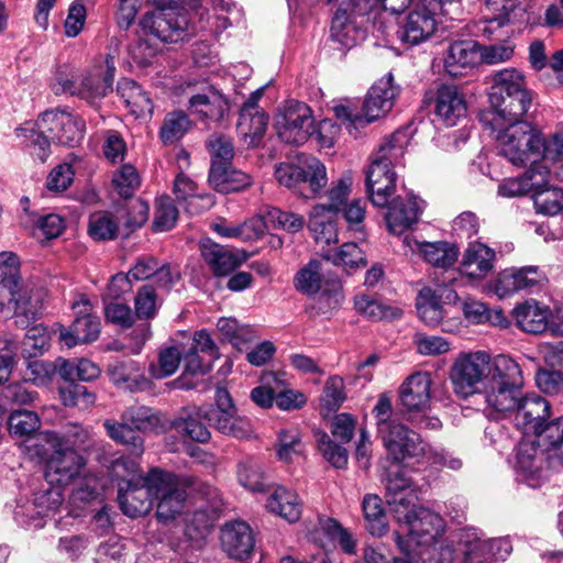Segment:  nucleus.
<instances>
[{"mask_svg":"<svg viewBox=\"0 0 563 563\" xmlns=\"http://www.w3.org/2000/svg\"><path fill=\"white\" fill-rule=\"evenodd\" d=\"M274 125L282 141L301 145L313 134L312 110L303 102L289 100L277 111Z\"/></svg>","mask_w":563,"mask_h":563,"instance_id":"ddd939ff","label":"nucleus"},{"mask_svg":"<svg viewBox=\"0 0 563 563\" xmlns=\"http://www.w3.org/2000/svg\"><path fill=\"white\" fill-rule=\"evenodd\" d=\"M52 450L45 462L44 477L51 486H68L87 472L86 459L76 450Z\"/></svg>","mask_w":563,"mask_h":563,"instance_id":"a211bd4d","label":"nucleus"},{"mask_svg":"<svg viewBox=\"0 0 563 563\" xmlns=\"http://www.w3.org/2000/svg\"><path fill=\"white\" fill-rule=\"evenodd\" d=\"M420 456L419 463L429 466L448 468L454 472L463 467V460L459 455L444 449L433 448L428 443Z\"/></svg>","mask_w":563,"mask_h":563,"instance_id":"680f3d73","label":"nucleus"},{"mask_svg":"<svg viewBox=\"0 0 563 563\" xmlns=\"http://www.w3.org/2000/svg\"><path fill=\"white\" fill-rule=\"evenodd\" d=\"M388 211L385 216L387 227L394 234H400L418 222L422 212V202L411 192L398 195L388 200Z\"/></svg>","mask_w":563,"mask_h":563,"instance_id":"cd10ccee","label":"nucleus"},{"mask_svg":"<svg viewBox=\"0 0 563 563\" xmlns=\"http://www.w3.org/2000/svg\"><path fill=\"white\" fill-rule=\"evenodd\" d=\"M158 474L164 477V482H157L154 499H157L156 516L161 521L174 519L181 512L187 493L184 486H195V489L201 490L206 498H212L217 490L209 485L199 484L191 478L178 479L169 472L158 468Z\"/></svg>","mask_w":563,"mask_h":563,"instance_id":"9b49d317","label":"nucleus"},{"mask_svg":"<svg viewBox=\"0 0 563 563\" xmlns=\"http://www.w3.org/2000/svg\"><path fill=\"white\" fill-rule=\"evenodd\" d=\"M303 451L301 434L296 428L282 429L277 433L276 454L283 462H291Z\"/></svg>","mask_w":563,"mask_h":563,"instance_id":"13d9d810","label":"nucleus"},{"mask_svg":"<svg viewBox=\"0 0 563 563\" xmlns=\"http://www.w3.org/2000/svg\"><path fill=\"white\" fill-rule=\"evenodd\" d=\"M47 294L43 287L26 285L22 289L14 290V322L18 327L25 329L41 318L44 309V300Z\"/></svg>","mask_w":563,"mask_h":563,"instance_id":"a878e982","label":"nucleus"},{"mask_svg":"<svg viewBox=\"0 0 563 563\" xmlns=\"http://www.w3.org/2000/svg\"><path fill=\"white\" fill-rule=\"evenodd\" d=\"M490 16L485 21L483 33L492 37L497 31V38L504 35L501 29L512 23L520 11L519 0H486Z\"/></svg>","mask_w":563,"mask_h":563,"instance_id":"ea45409f","label":"nucleus"},{"mask_svg":"<svg viewBox=\"0 0 563 563\" xmlns=\"http://www.w3.org/2000/svg\"><path fill=\"white\" fill-rule=\"evenodd\" d=\"M490 124L499 155L512 165H559L553 176L563 179V132L544 139L542 133L527 121Z\"/></svg>","mask_w":563,"mask_h":563,"instance_id":"f03ea898","label":"nucleus"},{"mask_svg":"<svg viewBox=\"0 0 563 563\" xmlns=\"http://www.w3.org/2000/svg\"><path fill=\"white\" fill-rule=\"evenodd\" d=\"M157 482H164L158 474V468H152L145 477H139L137 482H126V486L120 485L118 500L124 515L135 518L150 512L153 506Z\"/></svg>","mask_w":563,"mask_h":563,"instance_id":"dca6fc26","label":"nucleus"},{"mask_svg":"<svg viewBox=\"0 0 563 563\" xmlns=\"http://www.w3.org/2000/svg\"><path fill=\"white\" fill-rule=\"evenodd\" d=\"M499 412L509 416L518 430L533 435L542 449L555 448L563 440V416L553 417L551 402L537 393L520 394L511 408Z\"/></svg>","mask_w":563,"mask_h":563,"instance_id":"39448f33","label":"nucleus"},{"mask_svg":"<svg viewBox=\"0 0 563 563\" xmlns=\"http://www.w3.org/2000/svg\"><path fill=\"white\" fill-rule=\"evenodd\" d=\"M399 91L391 74L380 78L371 87L362 108L367 124L386 115L393 109Z\"/></svg>","mask_w":563,"mask_h":563,"instance_id":"b1692460","label":"nucleus"},{"mask_svg":"<svg viewBox=\"0 0 563 563\" xmlns=\"http://www.w3.org/2000/svg\"><path fill=\"white\" fill-rule=\"evenodd\" d=\"M533 203L537 213L556 216L563 212V190L558 187H548V183L533 190Z\"/></svg>","mask_w":563,"mask_h":563,"instance_id":"4d7b16f0","label":"nucleus"},{"mask_svg":"<svg viewBox=\"0 0 563 563\" xmlns=\"http://www.w3.org/2000/svg\"><path fill=\"white\" fill-rule=\"evenodd\" d=\"M9 431L13 437H27L41 426L38 416L30 410H14L9 417Z\"/></svg>","mask_w":563,"mask_h":563,"instance_id":"774afa93","label":"nucleus"},{"mask_svg":"<svg viewBox=\"0 0 563 563\" xmlns=\"http://www.w3.org/2000/svg\"><path fill=\"white\" fill-rule=\"evenodd\" d=\"M372 412L376 421L377 435L387 451L382 475V482L387 490V479L393 472H399L404 477H412L402 462L415 459L419 463L427 443L395 417L391 398L388 395L378 396Z\"/></svg>","mask_w":563,"mask_h":563,"instance_id":"7ed1b4c3","label":"nucleus"},{"mask_svg":"<svg viewBox=\"0 0 563 563\" xmlns=\"http://www.w3.org/2000/svg\"><path fill=\"white\" fill-rule=\"evenodd\" d=\"M70 485H73V489L69 495V505L74 509L82 510L100 496L99 481L88 472Z\"/></svg>","mask_w":563,"mask_h":563,"instance_id":"49530a36","label":"nucleus"},{"mask_svg":"<svg viewBox=\"0 0 563 563\" xmlns=\"http://www.w3.org/2000/svg\"><path fill=\"white\" fill-rule=\"evenodd\" d=\"M40 437L49 448L79 452L90 446L91 430L79 423H68L60 432L45 431Z\"/></svg>","mask_w":563,"mask_h":563,"instance_id":"f704fd0d","label":"nucleus"},{"mask_svg":"<svg viewBox=\"0 0 563 563\" xmlns=\"http://www.w3.org/2000/svg\"><path fill=\"white\" fill-rule=\"evenodd\" d=\"M268 125V115L261 108H254L252 103L242 107L236 131L247 146H257L264 137Z\"/></svg>","mask_w":563,"mask_h":563,"instance_id":"c9c22d12","label":"nucleus"},{"mask_svg":"<svg viewBox=\"0 0 563 563\" xmlns=\"http://www.w3.org/2000/svg\"><path fill=\"white\" fill-rule=\"evenodd\" d=\"M453 542L460 547L461 563H492L487 538L481 530L473 527L460 529L455 531Z\"/></svg>","mask_w":563,"mask_h":563,"instance_id":"473e14b6","label":"nucleus"},{"mask_svg":"<svg viewBox=\"0 0 563 563\" xmlns=\"http://www.w3.org/2000/svg\"><path fill=\"white\" fill-rule=\"evenodd\" d=\"M551 310L534 299L525 301L514 309L516 324L525 332L539 334L547 330Z\"/></svg>","mask_w":563,"mask_h":563,"instance_id":"4c0bfd02","label":"nucleus"},{"mask_svg":"<svg viewBox=\"0 0 563 563\" xmlns=\"http://www.w3.org/2000/svg\"><path fill=\"white\" fill-rule=\"evenodd\" d=\"M266 508L269 512L295 522L301 516L302 506L296 492L285 486H277L267 498Z\"/></svg>","mask_w":563,"mask_h":563,"instance_id":"a19ab883","label":"nucleus"},{"mask_svg":"<svg viewBox=\"0 0 563 563\" xmlns=\"http://www.w3.org/2000/svg\"><path fill=\"white\" fill-rule=\"evenodd\" d=\"M554 168H559V165H530L522 176L504 179L498 186V195L514 198L533 192L536 188H541L549 183V177L553 175Z\"/></svg>","mask_w":563,"mask_h":563,"instance_id":"bb28decb","label":"nucleus"},{"mask_svg":"<svg viewBox=\"0 0 563 563\" xmlns=\"http://www.w3.org/2000/svg\"><path fill=\"white\" fill-rule=\"evenodd\" d=\"M318 297L313 299L311 310L316 314H327L341 307L344 301L343 285L339 279H332L324 284Z\"/></svg>","mask_w":563,"mask_h":563,"instance_id":"603ef678","label":"nucleus"},{"mask_svg":"<svg viewBox=\"0 0 563 563\" xmlns=\"http://www.w3.org/2000/svg\"><path fill=\"white\" fill-rule=\"evenodd\" d=\"M217 329L238 349H241L242 344L251 341L255 334L254 330L250 325L240 324L236 319L221 318L218 320Z\"/></svg>","mask_w":563,"mask_h":563,"instance_id":"69168bd1","label":"nucleus"},{"mask_svg":"<svg viewBox=\"0 0 563 563\" xmlns=\"http://www.w3.org/2000/svg\"><path fill=\"white\" fill-rule=\"evenodd\" d=\"M51 336L43 324H36L27 330L22 341V354L25 357L42 355L49 347Z\"/></svg>","mask_w":563,"mask_h":563,"instance_id":"0e129e2a","label":"nucleus"},{"mask_svg":"<svg viewBox=\"0 0 563 563\" xmlns=\"http://www.w3.org/2000/svg\"><path fill=\"white\" fill-rule=\"evenodd\" d=\"M189 110L210 121H220L229 110L227 98L212 86H206L201 92L192 95L189 100Z\"/></svg>","mask_w":563,"mask_h":563,"instance_id":"72a5a7b5","label":"nucleus"},{"mask_svg":"<svg viewBox=\"0 0 563 563\" xmlns=\"http://www.w3.org/2000/svg\"><path fill=\"white\" fill-rule=\"evenodd\" d=\"M108 374L115 386L131 391L143 389L147 385L140 365L133 360L115 361L109 365Z\"/></svg>","mask_w":563,"mask_h":563,"instance_id":"79ce46f5","label":"nucleus"},{"mask_svg":"<svg viewBox=\"0 0 563 563\" xmlns=\"http://www.w3.org/2000/svg\"><path fill=\"white\" fill-rule=\"evenodd\" d=\"M314 437L318 449L323 457L336 468H342L347 463V451L342 444H338L331 440L328 433L316 431Z\"/></svg>","mask_w":563,"mask_h":563,"instance_id":"338daca9","label":"nucleus"},{"mask_svg":"<svg viewBox=\"0 0 563 563\" xmlns=\"http://www.w3.org/2000/svg\"><path fill=\"white\" fill-rule=\"evenodd\" d=\"M295 288L305 295H316L321 287V264L312 260L301 269H299L294 278Z\"/></svg>","mask_w":563,"mask_h":563,"instance_id":"bf43d9fd","label":"nucleus"},{"mask_svg":"<svg viewBox=\"0 0 563 563\" xmlns=\"http://www.w3.org/2000/svg\"><path fill=\"white\" fill-rule=\"evenodd\" d=\"M356 2L357 0L342 1L331 23V38L345 49L355 46L365 37V31L357 19L368 13H357Z\"/></svg>","mask_w":563,"mask_h":563,"instance_id":"412c9836","label":"nucleus"},{"mask_svg":"<svg viewBox=\"0 0 563 563\" xmlns=\"http://www.w3.org/2000/svg\"><path fill=\"white\" fill-rule=\"evenodd\" d=\"M82 73H79L74 66L59 65L54 71L51 88L56 96L69 95L79 97L80 79Z\"/></svg>","mask_w":563,"mask_h":563,"instance_id":"5fc2aeb1","label":"nucleus"},{"mask_svg":"<svg viewBox=\"0 0 563 563\" xmlns=\"http://www.w3.org/2000/svg\"><path fill=\"white\" fill-rule=\"evenodd\" d=\"M64 501V496L59 486H52L46 489L38 490L34 500L29 506H18L14 510L15 520L27 527L41 528L44 525L42 518L48 517L58 510Z\"/></svg>","mask_w":563,"mask_h":563,"instance_id":"4be33fe9","label":"nucleus"},{"mask_svg":"<svg viewBox=\"0 0 563 563\" xmlns=\"http://www.w3.org/2000/svg\"><path fill=\"white\" fill-rule=\"evenodd\" d=\"M404 243L412 252H418L428 264L438 268L448 269L456 263L460 255L457 245L448 241L420 242L407 235Z\"/></svg>","mask_w":563,"mask_h":563,"instance_id":"c85d7f7f","label":"nucleus"},{"mask_svg":"<svg viewBox=\"0 0 563 563\" xmlns=\"http://www.w3.org/2000/svg\"><path fill=\"white\" fill-rule=\"evenodd\" d=\"M457 299L456 289L443 277L441 283L420 289L416 301L419 318L424 324L435 327L443 320V305L455 303Z\"/></svg>","mask_w":563,"mask_h":563,"instance_id":"6ab92c4d","label":"nucleus"},{"mask_svg":"<svg viewBox=\"0 0 563 563\" xmlns=\"http://www.w3.org/2000/svg\"><path fill=\"white\" fill-rule=\"evenodd\" d=\"M278 183L303 198L319 196L328 184L327 168L314 156L300 154L294 163H280L275 168Z\"/></svg>","mask_w":563,"mask_h":563,"instance_id":"6e6552de","label":"nucleus"},{"mask_svg":"<svg viewBox=\"0 0 563 563\" xmlns=\"http://www.w3.org/2000/svg\"><path fill=\"white\" fill-rule=\"evenodd\" d=\"M433 112L444 125H457L467 114L465 95L455 85H441L433 98Z\"/></svg>","mask_w":563,"mask_h":563,"instance_id":"5701e85b","label":"nucleus"},{"mask_svg":"<svg viewBox=\"0 0 563 563\" xmlns=\"http://www.w3.org/2000/svg\"><path fill=\"white\" fill-rule=\"evenodd\" d=\"M174 194L178 201L186 202V211L195 214L212 206L210 196H200L196 192V184L183 174L174 181Z\"/></svg>","mask_w":563,"mask_h":563,"instance_id":"a18cd8bd","label":"nucleus"},{"mask_svg":"<svg viewBox=\"0 0 563 563\" xmlns=\"http://www.w3.org/2000/svg\"><path fill=\"white\" fill-rule=\"evenodd\" d=\"M481 62V46L473 41H460L449 46L444 58V68L452 77L463 74V69L471 68Z\"/></svg>","mask_w":563,"mask_h":563,"instance_id":"e433bc0d","label":"nucleus"},{"mask_svg":"<svg viewBox=\"0 0 563 563\" xmlns=\"http://www.w3.org/2000/svg\"><path fill=\"white\" fill-rule=\"evenodd\" d=\"M84 133V120L60 109L46 110L36 122H25L15 129L16 136L41 162L49 156L51 142L73 147L80 143Z\"/></svg>","mask_w":563,"mask_h":563,"instance_id":"20e7f679","label":"nucleus"},{"mask_svg":"<svg viewBox=\"0 0 563 563\" xmlns=\"http://www.w3.org/2000/svg\"><path fill=\"white\" fill-rule=\"evenodd\" d=\"M201 255L217 276H225L247 260L244 251H234L210 240L201 242Z\"/></svg>","mask_w":563,"mask_h":563,"instance_id":"2f4dec72","label":"nucleus"},{"mask_svg":"<svg viewBox=\"0 0 563 563\" xmlns=\"http://www.w3.org/2000/svg\"><path fill=\"white\" fill-rule=\"evenodd\" d=\"M20 280V262L12 252L0 253V289H8L10 296L14 297Z\"/></svg>","mask_w":563,"mask_h":563,"instance_id":"e2e57ef3","label":"nucleus"},{"mask_svg":"<svg viewBox=\"0 0 563 563\" xmlns=\"http://www.w3.org/2000/svg\"><path fill=\"white\" fill-rule=\"evenodd\" d=\"M75 320L69 330L60 325L59 340L67 346L93 342L100 334V321L91 314V303L85 296L73 302Z\"/></svg>","mask_w":563,"mask_h":563,"instance_id":"aec40b11","label":"nucleus"},{"mask_svg":"<svg viewBox=\"0 0 563 563\" xmlns=\"http://www.w3.org/2000/svg\"><path fill=\"white\" fill-rule=\"evenodd\" d=\"M353 186V177L350 172L344 173L340 178L333 180L327 190L318 196L325 198V201L316 207H323V212L338 213L345 205Z\"/></svg>","mask_w":563,"mask_h":563,"instance_id":"c03bdc74","label":"nucleus"},{"mask_svg":"<svg viewBox=\"0 0 563 563\" xmlns=\"http://www.w3.org/2000/svg\"><path fill=\"white\" fill-rule=\"evenodd\" d=\"M431 376L427 372L410 375L400 386V401L408 412H423L430 405Z\"/></svg>","mask_w":563,"mask_h":563,"instance_id":"c756f323","label":"nucleus"},{"mask_svg":"<svg viewBox=\"0 0 563 563\" xmlns=\"http://www.w3.org/2000/svg\"><path fill=\"white\" fill-rule=\"evenodd\" d=\"M210 426L220 433L236 439H247L253 430L249 419L238 415L229 391L218 387L216 390V405L205 410Z\"/></svg>","mask_w":563,"mask_h":563,"instance_id":"2eb2a0df","label":"nucleus"},{"mask_svg":"<svg viewBox=\"0 0 563 563\" xmlns=\"http://www.w3.org/2000/svg\"><path fill=\"white\" fill-rule=\"evenodd\" d=\"M114 73V59L108 55L103 62L82 73L79 98L91 102L106 97L112 90Z\"/></svg>","mask_w":563,"mask_h":563,"instance_id":"393cba45","label":"nucleus"},{"mask_svg":"<svg viewBox=\"0 0 563 563\" xmlns=\"http://www.w3.org/2000/svg\"><path fill=\"white\" fill-rule=\"evenodd\" d=\"M104 428L108 435L118 443L132 446V454L136 457L143 453V439L128 421L120 422L106 420Z\"/></svg>","mask_w":563,"mask_h":563,"instance_id":"864d4df0","label":"nucleus"},{"mask_svg":"<svg viewBox=\"0 0 563 563\" xmlns=\"http://www.w3.org/2000/svg\"><path fill=\"white\" fill-rule=\"evenodd\" d=\"M221 544L229 556L244 560L254 549L253 531L244 521L228 522L221 530Z\"/></svg>","mask_w":563,"mask_h":563,"instance_id":"7c9ffc66","label":"nucleus"},{"mask_svg":"<svg viewBox=\"0 0 563 563\" xmlns=\"http://www.w3.org/2000/svg\"><path fill=\"white\" fill-rule=\"evenodd\" d=\"M322 256L327 261L332 262L336 266H342L345 269L364 267L367 263L363 251L353 242L343 243L340 249L334 252L322 249Z\"/></svg>","mask_w":563,"mask_h":563,"instance_id":"6e6d98bb","label":"nucleus"},{"mask_svg":"<svg viewBox=\"0 0 563 563\" xmlns=\"http://www.w3.org/2000/svg\"><path fill=\"white\" fill-rule=\"evenodd\" d=\"M362 509L368 532L375 537L385 534L387 531V521L382 498L374 494L365 495Z\"/></svg>","mask_w":563,"mask_h":563,"instance_id":"09e8293b","label":"nucleus"},{"mask_svg":"<svg viewBox=\"0 0 563 563\" xmlns=\"http://www.w3.org/2000/svg\"><path fill=\"white\" fill-rule=\"evenodd\" d=\"M354 309L358 314L372 321H391L402 317L401 308L384 303L374 296L365 292L355 295Z\"/></svg>","mask_w":563,"mask_h":563,"instance_id":"37998d69","label":"nucleus"},{"mask_svg":"<svg viewBox=\"0 0 563 563\" xmlns=\"http://www.w3.org/2000/svg\"><path fill=\"white\" fill-rule=\"evenodd\" d=\"M205 410L202 408H195L184 415L176 422V428L196 442H208L211 433L207 426L202 422L206 419Z\"/></svg>","mask_w":563,"mask_h":563,"instance_id":"8fccbe9b","label":"nucleus"},{"mask_svg":"<svg viewBox=\"0 0 563 563\" xmlns=\"http://www.w3.org/2000/svg\"><path fill=\"white\" fill-rule=\"evenodd\" d=\"M399 134L384 143L374 156L366 173L367 192L373 205L386 207L395 189L396 175L393 170V159L402 155V146L397 144Z\"/></svg>","mask_w":563,"mask_h":563,"instance_id":"1a4fd4ad","label":"nucleus"},{"mask_svg":"<svg viewBox=\"0 0 563 563\" xmlns=\"http://www.w3.org/2000/svg\"><path fill=\"white\" fill-rule=\"evenodd\" d=\"M192 122L183 111L167 113L159 129V137L165 145H172L180 141L190 130Z\"/></svg>","mask_w":563,"mask_h":563,"instance_id":"3c124183","label":"nucleus"},{"mask_svg":"<svg viewBox=\"0 0 563 563\" xmlns=\"http://www.w3.org/2000/svg\"><path fill=\"white\" fill-rule=\"evenodd\" d=\"M489 102L494 109L490 124L522 121L532 103L525 75L515 68L497 71L493 76Z\"/></svg>","mask_w":563,"mask_h":563,"instance_id":"423d86ee","label":"nucleus"},{"mask_svg":"<svg viewBox=\"0 0 563 563\" xmlns=\"http://www.w3.org/2000/svg\"><path fill=\"white\" fill-rule=\"evenodd\" d=\"M252 176L219 163H212L209 172V184L221 194L244 190L252 185Z\"/></svg>","mask_w":563,"mask_h":563,"instance_id":"58836bf2","label":"nucleus"},{"mask_svg":"<svg viewBox=\"0 0 563 563\" xmlns=\"http://www.w3.org/2000/svg\"><path fill=\"white\" fill-rule=\"evenodd\" d=\"M239 483L252 492L264 489V473L260 463L250 456L242 459L238 465Z\"/></svg>","mask_w":563,"mask_h":563,"instance_id":"052dcab7","label":"nucleus"},{"mask_svg":"<svg viewBox=\"0 0 563 563\" xmlns=\"http://www.w3.org/2000/svg\"><path fill=\"white\" fill-rule=\"evenodd\" d=\"M555 459L552 452L543 450L537 439L519 442L514 464L516 478L530 487H538L545 478V462Z\"/></svg>","mask_w":563,"mask_h":563,"instance_id":"f3484780","label":"nucleus"},{"mask_svg":"<svg viewBox=\"0 0 563 563\" xmlns=\"http://www.w3.org/2000/svg\"><path fill=\"white\" fill-rule=\"evenodd\" d=\"M335 213L323 212V207H313L310 216L309 228L318 244L329 246L338 243V232L333 222Z\"/></svg>","mask_w":563,"mask_h":563,"instance_id":"de8ad7c7","label":"nucleus"},{"mask_svg":"<svg viewBox=\"0 0 563 563\" xmlns=\"http://www.w3.org/2000/svg\"><path fill=\"white\" fill-rule=\"evenodd\" d=\"M145 34L153 35L165 43H178L197 33V27L186 14L176 10L146 13L140 21Z\"/></svg>","mask_w":563,"mask_h":563,"instance_id":"4468645a","label":"nucleus"},{"mask_svg":"<svg viewBox=\"0 0 563 563\" xmlns=\"http://www.w3.org/2000/svg\"><path fill=\"white\" fill-rule=\"evenodd\" d=\"M489 375V354L475 351L460 354L450 371L454 393L461 398L483 394Z\"/></svg>","mask_w":563,"mask_h":563,"instance_id":"9d476101","label":"nucleus"},{"mask_svg":"<svg viewBox=\"0 0 563 563\" xmlns=\"http://www.w3.org/2000/svg\"><path fill=\"white\" fill-rule=\"evenodd\" d=\"M523 375L520 365L510 356H489V375L484 388V399L495 411L508 410L521 394Z\"/></svg>","mask_w":563,"mask_h":563,"instance_id":"0eeeda50","label":"nucleus"},{"mask_svg":"<svg viewBox=\"0 0 563 563\" xmlns=\"http://www.w3.org/2000/svg\"><path fill=\"white\" fill-rule=\"evenodd\" d=\"M422 486L413 477L393 472L387 479L385 499L390 515L398 523L396 543L406 555L405 561L424 563V555L433 550L437 539L444 532V519L437 512L418 506Z\"/></svg>","mask_w":563,"mask_h":563,"instance_id":"f257e3e1","label":"nucleus"},{"mask_svg":"<svg viewBox=\"0 0 563 563\" xmlns=\"http://www.w3.org/2000/svg\"><path fill=\"white\" fill-rule=\"evenodd\" d=\"M496 253L482 242H472L465 249L457 269L445 272L444 278L455 289L466 286L468 282L478 283L494 269Z\"/></svg>","mask_w":563,"mask_h":563,"instance_id":"f8f14e48","label":"nucleus"}]
</instances>
